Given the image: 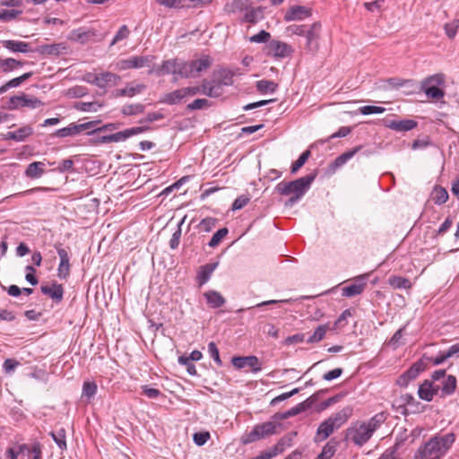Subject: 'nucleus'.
Returning <instances> with one entry per match:
<instances>
[{
  "label": "nucleus",
  "mask_w": 459,
  "mask_h": 459,
  "mask_svg": "<svg viewBox=\"0 0 459 459\" xmlns=\"http://www.w3.org/2000/svg\"><path fill=\"white\" fill-rule=\"evenodd\" d=\"M385 420V414L380 412L367 421L353 422L346 429V439L356 446H362L371 438L374 432L384 423Z\"/></svg>",
  "instance_id": "f257e3e1"
},
{
  "label": "nucleus",
  "mask_w": 459,
  "mask_h": 459,
  "mask_svg": "<svg viewBox=\"0 0 459 459\" xmlns=\"http://www.w3.org/2000/svg\"><path fill=\"white\" fill-rule=\"evenodd\" d=\"M353 409L346 406L342 410L333 413L318 426L314 441L320 443L327 439L334 431L341 429L352 416Z\"/></svg>",
  "instance_id": "f03ea898"
},
{
  "label": "nucleus",
  "mask_w": 459,
  "mask_h": 459,
  "mask_svg": "<svg viewBox=\"0 0 459 459\" xmlns=\"http://www.w3.org/2000/svg\"><path fill=\"white\" fill-rule=\"evenodd\" d=\"M315 178L316 175L312 174L290 182L281 181L276 186L275 190L281 195L302 197Z\"/></svg>",
  "instance_id": "7ed1b4c3"
},
{
  "label": "nucleus",
  "mask_w": 459,
  "mask_h": 459,
  "mask_svg": "<svg viewBox=\"0 0 459 459\" xmlns=\"http://www.w3.org/2000/svg\"><path fill=\"white\" fill-rule=\"evenodd\" d=\"M455 436L454 433H447L444 436H437L427 442L420 453L423 457H429L432 455L440 453L445 454L454 444Z\"/></svg>",
  "instance_id": "20e7f679"
},
{
  "label": "nucleus",
  "mask_w": 459,
  "mask_h": 459,
  "mask_svg": "<svg viewBox=\"0 0 459 459\" xmlns=\"http://www.w3.org/2000/svg\"><path fill=\"white\" fill-rule=\"evenodd\" d=\"M278 427H280V423L276 421H266L256 424L251 431L247 432L241 437V442L247 445L268 437L277 433Z\"/></svg>",
  "instance_id": "39448f33"
},
{
  "label": "nucleus",
  "mask_w": 459,
  "mask_h": 459,
  "mask_svg": "<svg viewBox=\"0 0 459 459\" xmlns=\"http://www.w3.org/2000/svg\"><path fill=\"white\" fill-rule=\"evenodd\" d=\"M444 83V75L437 74L426 78L421 83L422 91L432 100H440L445 96L438 85Z\"/></svg>",
  "instance_id": "423d86ee"
},
{
  "label": "nucleus",
  "mask_w": 459,
  "mask_h": 459,
  "mask_svg": "<svg viewBox=\"0 0 459 459\" xmlns=\"http://www.w3.org/2000/svg\"><path fill=\"white\" fill-rule=\"evenodd\" d=\"M153 56H134L127 59L119 60L116 64V69L125 71L128 69H140L143 67H151L153 63Z\"/></svg>",
  "instance_id": "0eeeda50"
},
{
  "label": "nucleus",
  "mask_w": 459,
  "mask_h": 459,
  "mask_svg": "<svg viewBox=\"0 0 459 459\" xmlns=\"http://www.w3.org/2000/svg\"><path fill=\"white\" fill-rule=\"evenodd\" d=\"M41 106H43V102L40 100L26 94L13 96L10 98L8 102V108L11 110L25 107L35 109Z\"/></svg>",
  "instance_id": "6e6552de"
},
{
  "label": "nucleus",
  "mask_w": 459,
  "mask_h": 459,
  "mask_svg": "<svg viewBox=\"0 0 459 459\" xmlns=\"http://www.w3.org/2000/svg\"><path fill=\"white\" fill-rule=\"evenodd\" d=\"M267 55L272 56L276 58H283L289 56L292 48L287 43L279 41V40H272L267 46Z\"/></svg>",
  "instance_id": "1a4fd4ad"
},
{
  "label": "nucleus",
  "mask_w": 459,
  "mask_h": 459,
  "mask_svg": "<svg viewBox=\"0 0 459 459\" xmlns=\"http://www.w3.org/2000/svg\"><path fill=\"white\" fill-rule=\"evenodd\" d=\"M232 365L238 369L244 368L245 367H250L253 372H258L261 370L259 359L255 356L247 357H234L231 359Z\"/></svg>",
  "instance_id": "9d476101"
},
{
  "label": "nucleus",
  "mask_w": 459,
  "mask_h": 459,
  "mask_svg": "<svg viewBox=\"0 0 459 459\" xmlns=\"http://www.w3.org/2000/svg\"><path fill=\"white\" fill-rule=\"evenodd\" d=\"M440 385L430 380H425L419 387L418 394L420 399L430 402L437 394Z\"/></svg>",
  "instance_id": "9b49d317"
},
{
  "label": "nucleus",
  "mask_w": 459,
  "mask_h": 459,
  "mask_svg": "<svg viewBox=\"0 0 459 459\" xmlns=\"http://www.w3.org/2000/svg\"><path fill=\"white\" fill-rule=\"evenodd\" d=\"M178 62L179 61L178 59H170L164 61L161 65L156 68L152 67L149 70V74H156L159 76L169 74H177Z\"/></svg>",
  "instance_id": "f8f14e48"
},
{
  "label": "nucleus",
  "mask_w": 459,
  "mask_h": 459,
  "mask_svg": "<svg viewBox=\"0 0 459 459\" xmlns=\"http://www.w3.org/2000/svg\"><path fill=\"white\" fill-rule=\"evenodd\" d=\"M120 77L113 73L106 72L94 76V83L100 88L116 85Z\"/></svg>",
  "instance_id": "ddd939ff"
},
{
  "label": "nucleus",
  "mask_w": 459,
  "mask_h": 459,
  "mask_svg": "<svg viewBox=\"0 0 459 459\" xmlns=\"http://www.w3.org/2000/svg\"><path fill=\"white\" fill-rule=\"evenodd\" d=\"M40 290L43 294L49 296L56 302H60L63 299L64 288L61 284L54 282L50 286L42 285Z\"/></svg>",
  "instance_id": "4468645a"
},
{
  "label": "nucleus",
  "mask_w": 459,
  "mask_h": 459,
  "mask_svg": "<svg viewBox=\"0 0 459 459\" xmlns=\"http://www.w3.org/2000/svg\"><path fill=\"white\" fill-rule=\"evenodd\" d=\"M311 14L310 10L304 6H293L285 13L286 21H300Z\"/></svg>",
  "instance_id": "2eb2a0df"
},
{
  "label": "nucleus",
  "mask_w": 459,
  "mask_h": 459,
  "mask_svg": "<svg viewBox=\"0 0 459 459\" xmlns=\"http://www.w3.org/2000/svg\"><path fill=\"white\" fill-rule=\"evenodd\" d=\"M417 123L414 120L407 119V120H391L385 122V126L398 131V132H406L416 127Z\"/></svg>",
  "instance_id": "dca6fc26"
},
{
  "label": "nucleus",
  "mask_w": 459,
  "mask_h": 459,
  "mask_svg": "<svg viewBox=\"0 0 459 459\" xmlns=\"http://www.w3.org/2000/svg\"><path fill=\"white\" fill-rule=\"evenodd\" d=\"M217 266L218 263H211L206 264L199 268L196 279L200 286L204 285L209 281L211 275L212 274L213 271L217 268Z\"/></svg>",
  "instance_id": "f3484780"
},
{
  "label": "nucleus",
  "mask_w": 459,
  "mask_h": 459,
  "mask_svg": "<svg viewBox=\"0 0 459 459\" xmlns=\"http://www.w3.org/2000/svg\"><path fill=\"white\" fill-rule=\"evenodd\" d=\"M32 134H33V128L30 126H25L20 127L19 129H17L15 131L8 132L5 134V138L12 139L16 142H22L27 137L31 135Z\"/></svg>",
  "instance_id": "a211bd4d"
},
{
  "label": "nucleus",
  "mask_w": 459,
  "mask_h": 459,
  "mask_svg": "<svg viewBox=\"0 0 459 459\" xmlns=\"http://www.w3.org/2000/svg\"><path fill=\"white\" fill-rule=\"evenodd\" d=\"M195 77L205 70H207L212 64V59L209 56H203L198 59L190 62Z\"/></svg>",
  "instance_id": "6ab92c4d"
},
{
  "label": "nucleus",
  "mask_w": 459,
  "mask_h": 459,
  "mask_svg": "<svg viewBox=\"0 0 459 459\" xmlns=\"http://www.w3.org/2000/svg\"><path fill=\"white\" fill-rule=\"evenodd\" d=\"M45 173V163L34 161L28 165L24 174L29 178H39Z\"/></svg>",
  "instance_id": "aec40b11"
},
{
  "label": "nucleus",
  "mask_w": 459,
  "mask_h": 459,
  "mask_svg": "<svg viewBox=\"0 0 459 459\" xmlns=\"http://www.w3.org/2000/svg\"><path fill=\"white\" fill-rule=\"evenodd\" d=\"M208 305L212 308H217L224 305L225 299L215 290H209L204 294Z\"/></svg>",
  "instance_id": "412c9836"
},
{
  "label": "nucleus",
  "mask_w": 459,
  "mask_h": 459,
  "mask_svg": "<svg viewBox=\"0 0 459 459\" xmlns=\"http://www.w3.org/2000/svg\"><path fill=\"white\" fill-rule=\"evenodd\" d=\"M297 432H290L278 440L275 446H273V449L275 451L277 455L282 453L287 447H290L292 444L294 437H296Z\"/></svg>",
  "instance_id": "4be33fe9"
},
{
  "label": "nucleus",
  "mask_w": 459,
  "mask_h": 459,
  "mask_svg": "<svg viewBox=\"0 0 459 459\" xmlns=\"http://www.w3.org/2000/svg\"><path fill=\"white\" fill-rule=\"evenodd\" d=\"M28 449L29 445L27 444H16L11 447H8L4 455L7 459H18V456L24 454Z\"/></svg>",
  "instance_id": "5701e85b"
},
{
  "label": "nucleus",
  "mask_w": 459,
  "mask_h": 459,
  "mask_svg": "<svg viewBox=\"0 0 459 459\" xmlns=\"http://www.w3.org/2000/svg\"><path fill=\"white\" fill-rule=\"evenodd\" d=\"M4 46L13 52L26 53L29 51V44L23 41L5 40Z\"/></svg>",
  "instance_id": "b1692460"
},
{
  "label": "nucleus",
  "mask_w": 459,
  "mask_h": 459,
  "mask_svg": "<svg viewBox=\"0 0 459 459\" xmlns=\"http://www.w3.org/2000/svg\"><path fill=\"white\" fill-rule=\"evenodd\" d=\"M23 65L22 62L18 61L14 58H0V72L2 73H9L19 66Z\"/></svg>",
  "instance_id": "393cba45"
},
{
  "label": "nucleus",
  "mask_w": 459,
  "mask_h": 459,
  "mask_svg": "<svg viewBox=\"0 0 459 459\" xmlns=\"http://www.w3.org/2000/svg\"><path fill=\"white\" fill-rule=\"evenodd\" d=\"M66 48L63 44H47L39 47V50L44 55H59L63 53Z\"/></svg>",
  "instance_id": "a878e982"
},
{
  "label": "nucleus",
  "mask_w": 459,
  "mask_h": 459,
  "mask_svg": "<svg viewBox=\"0 0 459 459\" xmlns=\"http://www.w3.org/2000/svg\"><path fill=\"white\" fill-rule=\"evenodd\" d=\"M456 388V378L454 376H448L440 386L442 396L449 395L455 392Z\"/></svg>",
  "instance_id": "bb28decb"
},
{
  "label": "nucleus",
  "mask_w": 459,
  "mask_h": 459,
  "mask_svg": "<svg viewBox=\"0 0 459 459\" xmlns=\"http://www.w3.org/2000/svg\"><path fill=\"white\" fill-rule=\"evenodd\" d=\"M186 98L185 91L182 89L176 90L164 96L163 101L169 105L179 103L183 99Z\"/></svg>",
  "instance_id": "cd10ccee"
},
{
  "label": "nucleus",
  "mask_w": 459,
  "mask_h": 459,
  "mask_svg": "<svg viewBox=\"0 0 459 459\" xmlns=\"http://www.w3.org/2000/svg\"><path fill=\"white\" fill-rule=\"evenodd\" d=\"M388 283L394 289L407 290L411 287V283L407 278L395 275L389 277Z\"/></svg>",
  "instance_id": "c85d7f7f"
},
{
  "label": "nucleus",
  "mask_w": 459,
  "mask_h": 459,
  "mask_svg": "<svg viewBox=\"0 0 459 459\" xmlns=\"http://www.w3.org/2000/svg\"><path fill=\"white\" fill-rule=\"evenodd\" d=\"M336 452V442L330 440L327 442L321 453L315 459H331Z\"/></svg>",
  "instance_id": "c756f323"
},
{
  "label": "nucleus",
  "mask_w": 459,
  "mask_h": 459,
  "mask_svg": "<svg viewBox=\"0 0 459 459\" xmlns=\"http://www.w3.org/2000/svg\"><path fill=\"white\" fill-rule=\"evenodd\" d=\"M264 17V10L262 7L253 8L247 10L245 13L244 19L250 23H255Z\"/></svg>",
  "instance_id": "7c9ffc66"
},
{
  "label": "nucleus",
  "mask_w": 459,
  "mask_h": 459,
  "mask_svg": "<svg viewBox=\"0 0 459 459\" xmlns=\"http://www.w3.org/2000/svg\"><path fill=\"white\" fill-rule=\"evenodd\" d=\"M299 35L306 38L307 45L310 49L317 48L318 34L316 30H300Z\"/></svg>",
  "instance_id": "2f4dec72"
},
{
  "label": "nucleus",
  "mask_w": 459,
  "mask_h": 459,
  "mask_svg": "<svg viewBox=\"0 0 459 459\" xmlns=\"http://www.w3.org/2000/svg\"><path fill=\"white\" fill-rule=\"evenodd\" d=\"M177 74L184 78L195 77L190 62H178Z\"/></svg>",
  "instance_id": "473e14b6"
},
{
  "label": "nucleus",
  "mask_w": 459,
  "mask_h": 459,
  "mask_svg": "<svg viewBox=\"0 0 459 459\" xmlns=\"http://www.w3.org/2000/svg\"><path fill=\"white\" fill-rule=\"evenodd\" d=\"M247 5L248 0H232L225 5V11L227 13H237L247 9Z\"/></svg>",
  "instance_id": "72a5a7b5"
},
{
  "label": "nucleus",
  "mask_w": 459,
  "mask_h": 459,
  "mask_svg": "<svg viewBox=\"0 0 459 459\" xmlns=\"http://www.w3.org/2000/svg\"><path fill=\"white\" fill-rule=\"evenodd\" d=\"M361 146H357L346 152H343L340 156H338L334 160L335 167H342L350 159H351L359 150Z\"/></svg>",
  "instance_id": "f704fd0d"
},
{
  "label": "nucleus",
  "mask_w": 459,
  "mask_h": 459,
  "mask_svg": "<svg viewBox=\"0 0 459 459\" xmlns=\"http://www.w3.org/2000/svg\"><path fill=\"white\" fill-rule=\"evenodd\" d=\"M365 283H353L342 289V295L345 297H353L360 294L365 289Z\"/></svg>",
  "instance_id": "c9c22d12"
},
{
  "label": "nucleus",
  "mask_w": 459,
  "mask_h": 459,
  "mask_svg": "<svg viewBox=\"0 0 459 459\" xmlns=\"http://www.w3.org/2000/svg\"><path fill=\"white\" fill-rule=\"evenodd\" d=\"M278 84L269 80H260L256 82V88L261 93L274 92Z\"/></svg>",
  "instance_id": "e433bc0d"
},
{
  "label": "nucleus",
  "mask_w": 459,
  "mask_h": 459,
  "mask_svg": "<svg viewBox=\"0 0 459 459\" xmlns=\"http://www.w3.org/2000/svg\"><path fill=\"white\" fill-rule=\"evenodd\" d=\"M143 111L144 106L140 103L125 105L121 110L122 114L125 116L138 115L143 113Z\"/></svg>",
  "instance_id": "4c0bfd02"
},
{
  "label": "nucleus",
  "mask_w": 459,
  "mask_h": 459,
  "mask_svg": "<svg viewBox=\"0 0 459 459\" xmlns=\"http://www.w3.org/2000/svg\"><path fill=\"white\" fill-rule=\"evenodd\" d=\"M80 133L79 125L70 124L68 126L58 129L55 135L57 137H67Z\"/></svg>",
  "instance_id": "58836bf2"
},
{
  "label": "nucleus",
  "mask_w": 459,
  "mask_h": 459,
  "mask_svg": "<svg viewBox=\"0 0 459 459\" xmlns=\"http://www.w3.org/2000/svg\"><path fill=\"white\" fill-rule=\"evenodd\" d=\"M144 89V84L127 85L126 88L119 91L118 95L133 97L137 93H141Z\"/></svg>",
  "instance_id": "ea45409f"
},
{
  "label": "nucleus",
  "mask_w": 459,
  "mask_h": 459,
  "mask_svg": "<svg viewBox=\"0 0 459 459\" xmlns=\"http://www.w3.org/2000/svg\"><path fill=\"white\" fill-rule=\"evenodd\" d=\"M125 141L123 131L109 135H103L97 139L98 143H117Z\"/></svg>",
  "instance_id": "a19ab883"
},
{
  "label": "nucleus",
  "mask_w": 459,
  "mask_h": 459,
  "mask_svg": "<svg viewBox=\"0 0 459 459\" xmlns=\"http://www.w3.org/2000/svg\"><path fill=\"white\" fill-rule=\"evenodd\" d=\"M327 329H328V326L325 325H318L316 327V329L315 330L314 333L309 336V338L307 339V342L308 343H313V342H317L321 341L325 337Z\"/></svg>",
  "instance_id": "79ce46f5"
},
{
  "label": "nucleus",
  "mask_w": 459,
  "mask_h": 459,
  "mask_svg": "<svg viewBox=\"0 0 459 459\" xmlns=\"http://www.w3.org/2000/svg\"><path fill=\"white\" fill-rule=\"evenodd\" d=\"M25 452H27L28 455L31 456V459H42V446L38 441L29 446V449Z\"/></svg>",
  "instance_id": "37998d69"
},
{
  "label": "nucleus",
  "mask_w": 459,
  "mask_h": 459,
  "mask_svg": "<svg viewBox=\"0 0 459 459\" xmlns=\"http://www.w3.org/2000/svg\"><path fill=\"white\" fill-rule=\"evenodd\" d=\"M433 200L437 204H445L448 199V194L443 187H436L433 192Z\"/></svg>",
  "instance_id": "c03bdc74"
},
{
  "label": "nucleus",
  "mask_w": 459,
  "mask_h": 459,
  "mask_svg": "<svg viewBox=\"0 0 459 459\" xmlns=\"http://www.w3.org/2000/svg\"><path fill=\"white\" fill-rule=\"evenodd\" d=\"M228 229L222 228L217 230L213 236L212 237L211 240L209 241L208 245L211 247H217L221 241L225 238V236L228 234Z\"/></svg>",
  "instance_id": "a18cd8bd"
},
{
  "label": "nucleus",
  "mask_w": 459,
  "mask_h": 459,
  "mask_svg": "<svg viewBox=\"0 0 459 459\" xmlns=\"http://www.w3.org/2000/svg\"><path fill=\"white\" fill-rule=\"evenodd\" d=\"M50 436L52 437L53 440L56 443L60 449L64 450L66 448L65 431L64 429H61L56 433L50 432Z\"/></svg>",
  "instance_id": "49530a36"
},
{
  "label": "nucleus",
  "mask_w": 459,
  "mask_h": 459,
  "mask_svg": "<svg viewBox=\"0 0 459 459\" xmlns=\"http://www.w3.org/2000/svg\"><path fill=\"white\" fill-rule=\"evenodd\" d=\"M310 156L309 151H305L291 166V173H296L307 160Z\"/></svg>",
  "instance_id": "de8ad7c7"
},
{
  "label": "nucleus",
  "mask_w": 459,
  "mask_h": 459,
  "mask_svg": "<svg viewBox=\"0 0 459 459\" xmlns=\"http://www.w3.org/2000/svg\"><path fill=\"white\" fill-rule=\"evenodd\" d=\"M306 409H307L306 402L301 403L298 404L297 406L291 408L290 410L287 411L286 412H284L280 417V419H287V418H290V417H292V416H296L299 413H300L303 411H305Z\"/></svg>",
  "instance_id": "09e8293b"
},
{
  "label": "nucleus",
  "mask_w": 459,
  "mask_h": 459,
  "mask_svg": "<svg viewBox=\"0 0 459 459\" xmlns=\"http://www.w3.org/2000/svg\"><path fill=\"white\" fill-rule=\"evenodd\" d=\"M157 2L168 8H183L187 6L186 0H157Z\"/></svg>",
  "instance_id": "8fccbe9b"
},
{
  "label": "nucleus",
  "mask_w": 459,
  "mask_h": 459,
  "mask_svg": "<svg viewBox=\"0 0 459 459\" xmlns=\"http://www.w3.org/2000/svg\"><path fill=\"white\" fill-rule=\"evenodd\" d=\"M70 275L69 261H60L57 268V276L60 279H66Z\"/></svg>",
  "instance_id": "3c124183"
},
{
  "label": "nucleus",
  "mask_w": 459,
  "mask_h": 459,
  "mask_svg": "<svg viewBox=\"0 0 459 459\" xmlns=\"http://www.w3.org/2000/svg\"><path fill=\"white\" fill-rule=\"evenodd\" d=\"M359 111L362 115L381 114L385 111V108L378 106H363L359 108Z\"/></svg>",
  "instance_id": "603ef678"
},
{
  "label": "nucleus",
  "mask_w": 459,
  "mask_h": 459,
  "mask_svg": "<svg viewBox=\"0 0 459 459\" xmlns=\"http://www.w3.org/2000/svg\"><path fill=\"white\" fill-rule=\"evenodd\" d=\"M75 108L81 111L91 112L97 111L100 105L96 102H78L75 104Z\"/></svg>",
  "instance_id": "864d4df0"
},
{
  "label": "nucleus",
  "mask_w": 459,
  "mask_h": 459,
  "mask_svg": "<svg viewBox=\"0 0 459 459\" xmlns=\"http://www.w3.org/2000/svg\"><path fill=\"white\" fill-rule=\"evenodd\" d=\"M208 352H209L210 356L214 359L216 364L218 366H221L222 362H221V359L220 358L219 350H218L215 342H209V344H208Z\"/></svg>",
  "instance_id": "5fc2aeb1"
},
{
  "label": "nucleus",
  "mask_w": 459,
  "mask_h": 459,
  "mask_svg": "<svg viewBox=\"0 0 459 459\" xmlns=\"http://www.w3.org/2000/svg\"><path fill=\"white\" fill-rule=\"evenodd\" d=\"M385 0H376L373 2L364 3L365 8L371 13H379L382 10V6Z\"/></svg>",
  "instance_id": "6e6d98bb"
},
{
  "label": "nucleus",
  "mask_w": 459,
  "mask_h": 459,
  "mask_svg": "<svg viewBox=\"0 0 459 459\" xmlns=\"http://www.w3.org/2000/svg\"><path fill=\"white\" fill-rule=\"evenodd\" d=\"M149 130L148 126H135L132 128H128L123 131V134L125 135V140L127 138L142 134Z\"/></svg>",
  "instance_id": "4d7b16f0"
},
{
  "label": "nucleus",
  "mask_w": 459,
  "mask_h": 459,
  "mask_svg": "<svg viewBox=\"0 0 459 459\" xmlns=\"http://www.w3.org/2000/svg\"><path fill=\"white\" fill-rule=\"evenodd\" d=\"M31 76H32V73H25L22 75L13 78V79L10 80L9 82H7V86H9L10 88L18 87L21 83H22L23 82H25Z\"/></svg>",
  "instance_id": "13d9d810"
},
{
  "label": "nucleus",
  "mask_w": 459,
  "mask_h": 459,
  "mask_svg": "<svg viewBox=\"0 0 459 459\" xmlns=\"http://www.w3.org/2000/svg\"><path fill=\"white\" fill-rule=\"evenodd\" d=\"M22 13V11L18 10H1L0 11V19L3 21H11L15 19L19 14Z\"/></svg>",
  "instance_id": "bf43d9fd"
},
{
  "label": "nucleus",
  "mask_w": 459,
  "mask_h": 459,
  "mask_svg": "<svg viewBox=\"0 0 459 459\" xmlns=\"http://www.w3.org/2000/svg\"><path fill=\"white\" fill-rule=\"evenodd\" d=\"M352 316V312L351 309H345L341 316L338 317V319L335 321V327L341 328L347 325V320L349 317Z\"/></svg>",
  "instance_id": "052dcab7"
},
{
  "label": "nucleus",
  "mask_w": 459,
  "mask_h": 459,
  "mask_svg": "<svg viewBox=\"0 0 459 459\" xmlns=\"http://www.w3.org/2000/svg\"><path fill=\"white\" fill-rule=\"evenodd\" d=\"M90 37V30L88 31H80V30H74L73 33L69 36V39L79 41L81 43H84L86 40H88Z\"/></svg>",
  "instance_id": "680f3d73"
},
{
  "label": "nucleus",
  "mask_w": 459,
  "mask_h": 459,
  "mask_svg": "<svg viewBox=\"0 0 459 459\" xmlns=\"http://www.w3.org/2000/svg\"><path fill=\"white\" fill-rule=\"evenodd\" d=\"M96 391H97V385L95 383L85 382L83 384L82 393H83V395L87 396L88 398L92 397L96 394Z\"/></svg>",
  "instance_id": "e2e57ef3"
},
{
  "label": "nucleus",
  "mask_w": 459,
  "mask_h": 459,
  "mask_svg": "<svg viewBox=\"0 0 459 459\" xmlns=\"http://www.w3.org/2000/svg\"><path fill=\"white\" fill-rule=\"evenodd\" d=\"M270 38V33H268L266 30H261L259 33L250 37L249 40L251 42L261 43L268 41Z\"/></svg>",
  "instance_id": "0e129e2a"
},
{
  "label": "nucleus",
  "mask_w": 459,
  "mask_h": 459,
  "mask_svg": "<svg viewBox=\"0 0 459 459\" xmlns=\"http://www.w3.org/2000/svg\"><path fill=\"white\" fill-rule=\"evenodd\" d=\"M19 365H20L19 361L13 359H7L4 360L3 367H4V369L5 373L10 374Z\"/></svg>",
  "instance_id": "69168bd1"
},
{
  "label": "nucleus",
  "mask_w": 459,
  "mask_h": 459,
  "mask_svg": "<svg viewBox=\"0 0 459 459\" xmlns=\"http://www.w3.org/2000/svg\"><path fill=\"white\" fill-rule=\"evenodd\" d=\"M249 202V198L246 195L238 196L232 204V210H239L246 206Z\"/></svg>",
  "instance_id": "338daca9"
},
{
  "label": "nucleus",
  "mask_w": 459,
  "mask_h": 459,
  "mask_svg": "<svg viewBox=\"0 0 459 459\" xmlns=\"http://www.w3.org/2000/svg\"><path fill=\"white\" fill-rule=\"evenodd\" d=\"M210 437V434L208 432H205V433H195L194 435V441L196 445L198 446H203L204 445L208 438Z\"/></svg>",
  "instance_id": "774afa93"
}]
</instances>
